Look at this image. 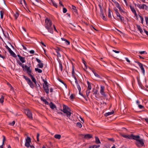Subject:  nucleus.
<instances>
[{
	"mask_svg": "<svg viewBox=\"0 0 148 148\" xmlns=\"http://www.w3.org/2000/svg\"><path fill=\"white\" fill-rule=\"evenodd\" d=\"M59 64V68L60 69L61 72L63 71V66L62 64V62L61 61L59 60L58 61Z\"/></svg>",
	"mask_w": 148,
	"mask_h": 148,
	"instance_id": "nucleus-20",
	"label": "nucleus"
},
{
	"mask_svg": "<svg viewBox=\"0 0 148 148\" xmlns=\"http://www.w3.org/2000/svg\"><path fill=\"white\" fill-rule=\"evenodd\" d=\"M10 54L14 57L16 58L17 57L16 55L12 50L9 52Z\"/></svg>",
	"mask_w": 148,
	"mask_h": 148,
	"instance_id": "nucleus-24",
	"label": "nucleus"
},
{
	"mask_svg": "<svg viewBox=\"0 0 148 148\" xmlns=\"http://www.w3.org/2000/svg\"><path fill=\"white\" fill-rule=\"evenodd\" d=\"M43 87L46 93L47 94H48L49 93V88L48 85H44V84H43Z\"/></svg>",
	"mask_w": 148,
	"mask_h": 148,
	"instance_id": "nucleus-13",
	"label": "nucleus"
},
{
	"mask_svg": "<svg viewBox=\"0 0 148 148\" xmlns=\"http://www.w3.org/2000/svg\"><path fill=\"white\" fill-rule=\"evenodd\" d=\"M89 148H97V147L96 146V145H94L90 146Z\"/></svg>",
	"mask_w": 148,
	"mask_h": 148,
	"instance_id": "nucleus-52",
	"label": "nucleus"
},
{
	"mask_svg": "<svg viewBox=\"0 0 148 148\" xmlns=\"http://www.w3.org/2000/svg\"><path fill=\"white\" fill-rule=\"evenodd\" d=\"M92 72L97 77L101 79V76L99 75L97 73V71H96L95 70H94L93 69H92Z\"/></svg>",
	"mask_w": 148,
	"mask_h": 148,
	"instance_id": "nucleus-16",
	"label": "nucleus"
},
{
	"mask_svg": "<svg viewBox=\"0 0 148 148\" xmlns=\"http://www.w3.org/2000/svg\"><path fill=\"white\" fill-rule=\"evenodd\" d=\"M114 112L113 110H112L111 112H109L105 113V115L107 116L109 115L113 114L114 113Z\"/></svg>",
	"mask_w": 148,
	"mask_h": 148,
	"instance_id": "nucleus-21",
	"label": "nucleus"
},
{
	"mask_svg": "<svg viewBox=\"0 0 148 148\" xmlns=\"http://www.w3.org/2000/svg\"><path fill=\"white\" fill-rule=\"evenodd\" d=\"M15 123V121H13L12 123L10 124V125H12L13 126L14 125Z\"/></svg>",
	"mask_w": 148,
	"mask_h": 148,
	"instance_id": "nucleus-64",
	"label": "nucleus"
},
{
	"mask_svg": "<svg viewBox=\"0 0 148 148\" xmlns=\"http://www.w3.org/2000/svg\"><path fill=\"white\" fill-rule=\"evenodd\" d=\"M140 8H141V9H145V10H147V6L146 5L143 4L141 6Z\"/></svg>",
	"mask_w": 148,
	"mask_h": 148,
	"instance_id": "nucleus-28",
	"label": "nucleus"
},
{
	"mask_svg": "<svg viewBox=\"0 0 148 148\" xmlns=\"http://www.w3.org/2000/svg\"><path fill=\"white\" fill-rule=\"evenodd\" d=\"M17 62L18 64L21 66L23 69V70H25L24 66V64H23L21 63L19 61H17Z\"/></svg>",
	"mask_w": 148,
	"mask_h": 148,
	"instance_id": "nucleus-26",
	"label": "nucleus"
},
{
	"mask_svg": "<svg viewBox=\"0 0 148 148\" xmlns=\"http://www.w3.org/2000/svg\"><path fill=\"white\" fill-rule=\"evenodd\" d=\"M108 139L110 140V141L112 142H114L115 141V140L113 138H108Z\"/></svg>",
	"mask_w": 148,
	"mask_h": 148,
	"instance_id": "nucleus-46",
	"label": "nucleus"
},
{
	"mask_svg": "<svg viewBox=\"0 0 148 148\" xmlns=\"http://www.w3.org/2000/svg\"><path fill=\"white\" fill-rule=\"evenodd\" d=\"M24 69L25 70L23 71H26L29 76L30 75H32V74H33L32 70L30 68V66L29 67L26 65L24 66Z\"/></svg>",
	"mask_w": 148,
	"mask_h": 148,
	"instance_id": "nucleus-6",
	"label": "nucleus"
},
{
	"mask_svg": "<svg viewBox=\"0 0 148 148\" xmlns=\"http://www.w3.org/2000/svg\"><path fill=\"white\" fill-rule=\"evenodd\" d=\"M35 69L36 71H37L39 73H41L42 72V71L41 69H39L38 68H36Z\"/></svg>",
	"mask_w": 148,
	"mask_h": 148,
	"instance_id": "nucleus-33",
	"label": "nucleus"
},
{
	"mask_svg": "<svg viewBox=\"0 0 148 148\" xmlns=\"http://www.w3.org/2000/svg\"><path fill=\"white\" fill-rule=\"evenodd\" d=\"M45 27L47 29L49 32L53 34V29L52 27V22L51 21L49 18H46L45 20Z\"/></svg>",
	"mask_w": 148,
	"mask_h": 148,
	"instance_id": "nucleus-2",
	"label": "nucleus"
},
{
	"mask_svg": "<svg viewBox=\"0 0 148 148\" xmlns=\"http://www.w3.org/2000/svg\"><path fill=\"white\" fill-rule=\"evenodd\" d=\"M95 143L97 144H100L101 142L99 138L97 137H95Z\"/></svg>",
	"mask_w": 148,
	"mask_h": 148,
	"instance_id": "nucleus-25",
	"label": "nucleus"
},
{
	"mask_svg": "<svg viewBox=\"0 0 148 148\" xmlns=\"http://www.w3.org/2000/svg\"><path fill=\"white\" fill-rule=\"evenodd\" d=\"M26 142L25 143V146L28 148L29 147L30 145V143L31 142V140L30 137L27 136V138L25 139Z\"/></svg>",
	"mask_w": 148,
	"mask_h": 148,
	"instance_id": "nucleus-9",
	"label": "nucleus"
},
{
	"mask_svg": "<svg viewBox=\"0 0 148 148\" xmlns=\"http://www.w3.org/2000/svg\"><path fill=\"white\" fill-rule=\"evenodd\" d=\"M24 113L30 119L32 120V114L31 111L29 109L25 110L24 111Z\"/></svg>",
	"mask_w": 148,
	"mask_h": 148,
	"instance_id": "nucleus-5",
	"label": "nucleus"
},
{
	"mask_svg": "<svg viewBox=\"0 0 148 148\" xmlns=\"http://www.w3.org/2000/svg\"><path fill=\"white\" fill-rule=\"evenodd\" d=\"M77 88L79 90H81V88L79 84V83L76 84Z\"/></svg>",
	"mask_w": 148,
	"mask_h": 148,
	"instance_id": "nucleus-42",
	"label": "nucleus"
},
{
	"mask_svg": "<svg viewBox=\"0 0 148 148\" xmlns=\"http://www.w3.org/2000/svg\"><path fill=\"white\" fill-rule=\"evenodd\" d=\"M43 82H44V85H48V83L46 80H45L44 79H42Z\"/></svg>",
	"mask_w": 148,
	"mask_h": 148,
	"instance_id": "nucleus-49",
	"label": "nucleus"
},
{
	"mask_svg": "<svg viewBox=\"0 0 148 148\" xmlns=\"http://www.w3.org/2000/svg\"><path fill=\"white\" fill-rule=\"evenodd\" d=\"M4 97L3 96H1V98L0 99V103H3L4 101Z\"/></svg>",
	"mask_w": 148,
	"mask_h": 148,
	"instance_id": "nucleus-32",
	"label": "nucleus"
},
{
	"mask_svg": "<svg viewBox=\"0 0 148 148\" xmlns=\"http://www.w3.org/2000/svg\"><path fill=\"white\" fill-rule=\"evenodd\" d=\"M139 16L140 18V19H141V23L143 24V20H144L143 18V17H142L140 15H139Z\"/></svg>",
	"mask_w": 148,
	"mask_h": 148,
	"instance_id": "nucleus-47",
	"label": "nucleus"
},
{
	"mask_svg": "<svg viewBox=\"0 0 148 148\" xmlns=\"http://www.w3.org/2000/svg\"><path fill=\"white\" fill-rule=\"evenodd\" d=\"M105 87L103 86H101L100 92L101 94L104 97H106L107 96L105 94V92H104V90Z\"/></svg>",
	"mask_w": 148,
	"mask_h": 148,
	"instance_id": "nucleus-11",
	"label": "nucleus"
},
{
	"mask_svg": "<svg viewBox=\"0 0 148 148\" xmlns=\"http://www.w3.org/2000/svg\"><path fill=\"white\" fill-rule=\"evenodd\" d=\"M114 10L115 11V13H116V15L118 14H119V13L118 12V10L117 9H115Z\"/></svg>",
	"mask_w": 148,
	"mask_h": 148,
	"instance_id": "nucleus-58",
	"label": "nucleus"
},
{
	"mask_svg": "<svg viewBox=\"0 0 148 148\" xmlns=\"http://www.w3.org/2000/svg\"><path fill=\"white\" fill-rule=\"evenodd\" d=\"M135 62L138 64L142 71L143 74L144 75L145 73V70L143 67V64L138 61H135Z\"/></svg>",
	"mask_w": 148,
	"mask_h": 148,
	"instance_id": "nucleus-10",
	"label": "nucleus"
},
{
	"mask_svg": "<svg viewBox=\"0 0 148 148\" xmlns=\"http://www.w3.org/2000/svg\"><path fill=\"white\" fill-rule=\"evenodd\" d=\"M125 60H126L127 62H128L130 64V61L129 60V59H128V58H125Z\"/></svg>",
	"mask_w": 148,
	"mask_h": 148,
	"instance_id": "nucleus-57",
	"label": "nucleus"
},
{
	"mask_svg": "<svg viewBox=\"0 0 148 148\" xmlns=\"http://www.w3.org/2000/svg\"><path fill=\"white\" fill-rule=\"evenodd\" d=\"M138 107L140 109H142L143 108H144V107L142 105H141L140 104L138 105Z\"/></svg>",
	"mask_w": 148,
	"mask_h": 148,
	"instance_id": "nucleus-55",
	"label": "nucleus"
},
{
	"mask_svg": "<svg viewBox=\"0 0 148 148\" xmlns=\"http://www.w3.org/2000/svg\"><path fill=\"white\" fill-rule=\"evenodd\" d=\"M121 136L123 137L130 139H134L136 140L135 144L138 147H141L145 146V145L143 139L140 138L139 135H134L133 134L130 135H125L122 134Z\"/></svg>",
	"mask_w": 148,
	"mask_h": 148,
	"instance_id": "nucleus-1",
	"label": "nucleus"
},
{
	"mask_svg": "<svg viewBox=\"0 0 148 148\" xmlns=\"http://www.w3.org/2000/svg\"><path fill=\"white\" fill-rule=\"evenodd\" d=\"M40 136V134L39 133H38L37 134V140L39 142V137Z\"/></svg>",
	"mask_w": 148,
	"mask_h": 148,
	"instance_id": "nucleus-48",
	"label": "nucleus"
},
{
	"mask_svg": "<svg viewBox=\"0 0 148 148\" xmlns=\"http://www.w3.org/2000/svg\"><path fill=\"white\" fill-rule=\"evenodd\" d=\"M118 9H119V11L120 12L124 13L125 12L123 10H122L121 7H120Z\"/></svg>",
	"mask_w": 148,
	"mask_h": 148,
	"instance_id": "nucleus-50",
	"label": "nucleus"
},
{
	"mask_svg": "<svg viewBox=\"0 0 148 148\" xmlns=\"http://www.w3.org/2000/svg\"><path fill=\"white\" fill-rule=\"evenodd\" d=\"M4 13V12L3 11L1 10L0 11L1 18V19H2L3 18Z\"/></svg>",
	"mask_w": 148,
	"mask_h": 148,
	"instance_id": "nucleus-35",
	"label": "nucleus"
},
{
	"mask_svg": "<svg viewBox=\"0 0 148 148\" xmlns=\"http://www.w3.org/2000/svg\"><path fill=\"white\" fill-rule=\"evenodd\" d=\"M65 43L67 45H69L70 44V42L69 41L67 40L66 39L65 41Z\"/></svg>",
	"mask_w": 148,
	"mask_h": 148,
	"instance_id": "nucleus-43",
	"label": "nucleus"
},
{
	"mask_svg": "<svg viewBox=\"0 0 148 148\" xmlns=\"http://www.w3.org/2000/svg\"><path fill=\"white\" fill-rule=\"evenodd\" d=\"M101 18L103 19L105 21H106L107 20V18H106V17L105 16V15L104 16H102Z\"/></svg>",
	"mask_w": 148,
	"mask_h": 148,
	"instance_id": "nucleus-59",
	"label": "nucleus"
},
{
	"mask_svg": "<svg viewBox=\"0 0 148 148\" xmlns=\"http://www.w3.org/2000/svg\"><path fill=\"white\" fill-rule=\"evenodd\" d=\"M24 69L25 70L23 71H26L29 76L30 75H32V74H33L32 70L30 68V66L29 67L26 65L24 66Z\"/></svg>",
	"mask_w": 148,
	"mask_h": 148,
	"instance_id": "nucleus-7",
	"label": "nucleus"
},
{
	"mask_svg": "<svg viewBox=\"0 0 148 148\" xmlns=\"http://www.w3.org/2000/svg\"><path fill=\"white\" fill-rule=\"evenodd\" d=\"M136 26L138 30H139L140 31V32L142 34L143 32V31L141 28L140 27V26L139 25H137Z\"/></svg>",
	"mask_w": 148,
	"mask_h": 148,
	"instance_id": "nucleus-23",
	"label": "nucleus"
},
{
	"mask_svg": "<svg viewBox=\"0 0 148 148\" xmlns=\"http://www.w3.org/2000/svg\"><path fill=\"white\" fill-rule=\"evenodd\" d=\"M42 101L45 103V105H48L49 104V102L47 101V100L45 99H44L42 100Z\"/></svg>",
	"mask_w": 148,
	"mask_h": 148,
	"instance_id": "nucleus-39",
	"label": "nucleus"
},
{
	"mask_svg": "<svg viewBox=\"0 0 148 148\" xmlns=\"http://www.w3.org/2000/svg\"><path fill=\"white\" fill-rule=\"evenodd\" d=\"M111 11L110 10V9L109 8L108 10V16L109 18H111L112 17L111 16Z\"/></svg>",
	"mask_w": 148,
	"mask_h": 148,
	"instance_id": "nucleus-36",
	"label": "nucleus"
},
{
	"mask_svg": "<svg viewBox=\"0 0 148 148\" xmlns=\"http://www.w3.org/2000/svg\"><path fill=\"white\" fill-rule=\"evenodd\" d=\"M138 82L139 86L142 88V86L143 85L140 80L139 79H138Z\"/></svg>",
	"mask_w": 148,
	"mask_h": 148,
	"instance_id": "nucleus-34",
	"label": "nucleus"
},
{
	"mask_svg": "<svg viewBox=\"0 0 148 148\" xmlns=\"http://www.w3.org/2000/svg\"><path fill=\"white\" fill-rule=\"evenodd\" d=\"M29 52L31 54H34V53L35 52L33 50H31L29 51Z\"/></svg>",
	"mask_w": 148,
	"mask_h": 148,
	"instance_id": "nucleus-62",
	"label": "nucleus"
},
{
	"mask_svg": "<svg viewBox=\"0 0 148 148\" xmlns=\"http://www.w3.org/2000/svg\"><path fill=\"white\" fill-rule=\"evenodd\" d=\"M145 18L146 24L147 26H148V17H145Z\"/></svg>",
	"mask_w": 148,
	"mask_h": 148,
	"instance_id": "nucleus-45",
	"label": "nucleus"
},
{
	"mask_svg": "<svg viewBox=\"0 0 148 148\" xmlns=\"http://www.w3.org/2000/svg\"><path fill=\"white\" fill-rule=\"evenodd\" d=\"M5 47L7 49L9 52L11 50V49L7 45H6Z\"/></svg>",
	"mask_w": 148,
	"mask_h": 148,
	"instance_id": "nucleus-51",
	"label": "nucleus"
},
{
	"mask_svg": "<svg viewBox=\"0 0 148 148\" xmlns=\"http://www.w3.org/2000/svg\"><path fill=\"white\" fill-rule=\"evenodd\" d=\"M29 76L31 77L32 81L34 83V84L37 86V82L36 79L34 77L32 74L30 75Z\"/></svg>",
	"mask_w": 148,
	"mask_h": 148,
	"instance_id": "nucleus-18",
	"label": "nucleus"
},
{
	"mask_svg": "<svg viewBox=\"0 0 148 148\" xmlns=\"http://www.w3.org/2000/svg\"><path fill=\"white\" fill-rule=\"evenodd\" d=\"M76 124L77 126L80 128H81L82 126L81 123L80 122H77Z\"/></svg>",
	"mask_w": 148,
	"mask_h": 148,
	"instance_id": "nucleus-40",
	"label": "nucleus"
},
{
	"mask_svg": "<svg viewBox=\"0 0 148 148\" xmlns=\"http://www.w3.org/2000/svg\"><path fill=\"white\" fill-rule=\"evenodd\" d=\"M114 3H115V5H116V7L119 8L120 7H121L120 6V5H119V3L117 2H114Z\"/></svg>",
	"mask_w": 148,
	"mask_h": 148,
	"instance_id": "nucleus-38",
	"label": "nucleus"
},
{
	"mask_svg": "<svg viewBox=\"0 0 148 148\" xmlns=\"http://www.w3.org/2000/svg\"><path fill=\"white\" fill-rule=\"evenodd\" d=\"M63 13H65L67 12V10L66 8H63Z\"/></svg>",
	"mask_w": 148,
	"mask_h": 148,
	"instance_id": "nucleus-53",
	"label": "nucleus"
},
{
	"mask_svg": "<svg viewBox=\"0 0 148 148\" xmlns=\"http://www.w3.org/2000/svg\"><path fill=\"white\" fill-rule=\"evenodd\" d=\"M146 52L145 51H139V53L140 54H142L145 53Z\"/></svg>",
	"mask_w": 148,
	"mask_h": 148,
	"instance_id": "nucleus-60",
	"label": "nucleus"
},
{
	"mask_svg": "<svg viewBox=\"0 0 148 148\" xmlns=\"http://www.w3.org/2000/svg\"><path fill=\"white\" fill-rule=\"evenodd\" d=\"M61 110L63 111L64 113H66L67 116L69 118L71 113L70 112V109L68 106L64 105L63 106V110Z\"/></svg>",
	"mask_w": 148,
	"mask_h": 148,
	"instance_id": "nucleus-3",
	"label": "nucleus"
},
{
	"mask_svg": "<svg viewBox=\"0 0 148 148\" xmlns=\"http://www.w3.org/2000/svg\"><path fill=\"white\" fill-rule=\"evenodd\" d=\"M17 56L18 57L20 61L22 63H24L25 62V57H23L19 55H17Z\"/></svg>",
	"mask_w": 148,
	"mask_h": 148,
	"instance_id": "nucleus-17",
	"label": "nucleus"
},
{
	"mask_svg": "<svg viewBox=\"0 0 148 148\" xmlns=\"http://www.w3.org/2000/svg\"><path fill=\"white\" fill-rule=\"evenodd\" d=\"M19 16V14L18 12H16L15 14H14V16L15 17V19H16Z\"/></svg>",
	"mask_w": 148,
	"mask_h": 148,
	"instance_id": "nucleus-37",
	"label": "nucleus"
},
{
	"mask_svg": "<svg viewBox=\"0 0 148 148\" xmlns=\"http://www.w3.org/2000/svg\"><path fill=\"white\" fill-rule=\"evenodd\" d=\"M3 145H4V142L6 140V139L5 137L4 136H3Z\"/></svg>",
	"mask_w": 148,
	"mask_h": 148,
	"instance_id": "nucleus-44",
	"label": "nucleus"
},
{
	"mask_svg": "<svg viewBox=\"0 0 148 148\" xmlns=\"http://www.w3.org/2000/svg\"><path fill=\"white\" fill-rule=\"evenodd\" d=\"M94 92L93 93V94H95V96L96 95H97L98 94V91L96 90H95V91H93Z\"/></svg>",
	"mask_w": 148,
	"mask_h": 148,
	"instance_id": "nucleus-54",
	"label": "nucleus"
},
{
	"mask_svg": "<svg viewBox=\"0 0 148 148\" xmlns=\"http://www.w3.org/2000/svg\"><path fill=\"white\" fill-rule=\"evenodd\" d=\"M55 138L59 139L61 137V136L60 134H56L54 136Z\"/></svg>",
	"mask_w": 148,
	"mask_h": 148,
	"instance_id": "nucleus-31",
	"label": "nucleus"
},
{
	"mask_svg": "<svg viewBox=\"0 0 148 148\" xmlns=\"http://www.w3.org/2000/svg\"><path fill=\"white\" fill-rule=\"evenodd\" d=\"M51 2L52 3L53 5L56 8H57L58 5L53 0H51Z\"/></svg>",
	"mask_w": 148,
	"mask_h": 148,
	"instance_id": "nucleus-30",
	"label": "nucleus"
},
{
	"mask_svg": "<svg viewBox=\"0 0 148 148\" xmlns=\"http://www.w3.org/2000/svg\"><path fill=\"white\" fill-rule=\"evenodd\" d=\"M56 51L57 53V52H59V51L60 50V49L59 48H57V49H56Z\"/></svg>",
	"mask_w": 148,
	"mask_h": 148,
	"instance_id": "nucleus-56",
	"label": "nucleus"
},
{
	"mask_svg": "<svg viewBox=\"0 0 148 148\" xmlns=\"http://www.w3.org/2000/svg\"><path fill=\"white\" fill-rule=\"evenodd\" d=\"M74 97L73 96V94H71L70 97V98L71 99H73L74 98Z\"/></svg>",
	"mask_w": 148,
	"mask_h": 148,
	"instance_id": "nucleus-61",
	"label": "nucleus"
},
{
	"mask_svg": "<svg viewBox=\"0 0 148 148\" xmlns=\"http://www.w3.org/2000/svg\"><path fill=\"white\" fill-rule=\"evenodd\" d=\"M116 15V18H115L114 16H113V17L115 19H116L118 20V21H120L121 23H124V22L125 21L124 19V18L120 14H117Z\"/></svg>",
	"mask_w": 148,
	"mask_h": 148,
	"instance_id": "nucleus-8",
	"label": "nucleus"
},
{
	"mask_svg": "<svg viewBox=\"0 0 148 148\" xmlns=\"http://www.w3.org/2000/svg\"><path fill=\"white\" fill-rule=\"evenodd\" d=\"M82 135L83 136H84V138L87 139H90L92 137V135L89 134H86L85 135L82 134Z\"/></svg>",
	"mask_w": 148,
	"mask_h": 148,
	"instance_id": "nucleus-14",
	"label": "nucleus"
},
{
	"mask_svg": "<svg viewBox=\"0 0 148 148\" xmlns=\"http://www.w3.org/2000/svg\"><path fill=\"white\" fill-rule=\"evenodd\" d=\"M86 95H87V97H88L90 95V92L89 91V90H86Z\"/></svg>",
	"mask_w": 148,
	"mask_h": 148,
	"instance_id": "nucleus-41",
	"label": "nucleus"
},
{
	"mask_svg": "<svg viewBox=\"0 0 148 148\" xmlns=\"http://www.w3.org/2000/svg\"><path fill=\"white\" fill-rule=\"evenodd\" d=\"M144 30L146 35L148 36V31H146L145 29H144Z\"/></svg>",
	"mask_w": 148,
	"mask_h": 148,
	"instance_id": "nucleus-63",
	"label": "nucleus"
},
{
	"mask_svg": "<svg viewBox=\"0 0 148 148\" xmlns=\"http://www.w3.org/2000/svg\"><path fill=\"white\" fill-rule=\"evenodd\" d=\"M23 77L27 81L28 84L29 85L30 87L32 88H34L35 86V85L34 84L33 82L31 81L30 79L26 76L23 75Z\"/></svg>",
	"mask_w": 148,
	"mask_h": 148,
	"instance_id": "nucleus-4",
	"label": "nucleus"
},
{
	"mask_svg": "<svg viewBox=\"0 0 148 148\" xmlns=\"http://www.w3.org/2000/svg\"><path fill=\"white\" fill-rule=\"evenodd\" d=\"M74 66L73 65L72 66V76L73 77L74 76H75V73L74 71Z\"/></svg>",
	"mask_w": 148,
	"mask_h": 148,
	"instance_id": "nucleus-29",
	"label": "nucleus"
},
{
	"mask_svg": "<svg viewBox=\"0 0 148 148\" xmlns=\"http://www.w3.org/2000/svg\"><path fill=\"white\" fill-rule=\"evenodd\" d=\"M36 60L39 63L38 65V66L40 68H42L43 67V64L41 62V61L38 58H36Z\"/></svg>",
	"mask_w": 148,
	"mask_h": 148,
	"instance_id": "nucleus-12",
	"label": "nucleus"
},
{
	"mask_svg": "<svg viewBox=\"0 0 148 148\" xmlns=\"http://www.w3.org/2000/svg\"><path fill=\"white\" fill-rule=\"evenodd\" d=\"M130 7L131 9V11L134 14L135 16L136 17H137L138 15L137 14L136 11L135 10V9L133 7H132L131 5H130Z\"/></svg>",
	"mask_w": 148,
	"mask_h": 148,
	"instance_id": "nucleus-15",
	"label": "nucleus"
},
{
	"mask_svg": "<svg viewBox=\"0 0 148 148\" xmlns=\"http://www.w3.org/2000/svg\"><path fill=\"white\" fill-rule=\"evenodd\" d=\"M49 105L51 108L52 109H54V108H56V107L52 102L50 103Z\"/></svg>",
	"mask_w": 148,
	"mask_h": 148,
	"instance_id": "nucleus-19",
	"label": "nucleus"
},
{
	"mask_svg": "<svg viewBox=\"0 0 148 148\" xmlns=\"http://www.w3.org/2000/svg\"><path fill=\"white\" fill-rule=\"evenodd\" d=\"M76 13H77V11L76 9V7L74 5H72L71 8Z\"/></svg>",
	"mask_w": 148,
	"mask_h": 148,
	"instance_id": "nucleus-22",
	"label": "nucleus"
},
{
	"mask_svg": "<svg viewBox=\"0 0 148 148\" xmlns=\"http://www.w3.org/2000/svg\"><path fill=\"white\" fill-rule=\"evenodd\" d=\"M87 83L88 85V88L89 90H90L92 87L90 83L88 81H87Z\"/></svg>",
	"mask_w": 148,
	"mask_h": 148,
	"instance_id": "nucleus-27",
	"label": "nucleus"
}]
</instances>
